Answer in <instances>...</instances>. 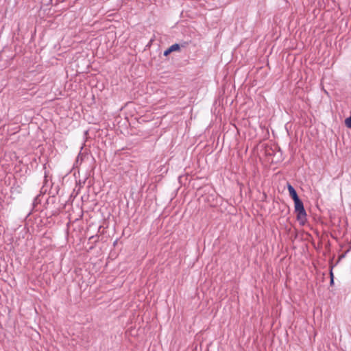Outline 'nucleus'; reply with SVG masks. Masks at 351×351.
Wrapping results in <instances>:
<instances>
[{"instance_id": "obj_1", "label": "nucleus", "mask_w": 351, "mask_h": 351, "mask_svg": "<svg viewBox=\"0 0 351 351\" xmlns=\"http://www.w3.org/2000/svg\"><path fill=\"white\" fill-rule=\"evenodd\" d=\"M295 211L297 214V219L301 225H304L306 221V213L302 202L298 199L294 201Z\"/></svg>"}, {"instance_id": "obj_2", "label": "nucleus", "mask_w": 351, "mask_h": 351, "mask_svg": "<svg viewBox=\"0 0 351 351\" xmlns=\"http://www.w3.org/2000/svg\"><path fill=\"white\" fill-rule=\"evenodd\" d=\"M287 189L289 193V195L292 197L293 201L299 199L296 191L290 184H288Z\"/></svg>"}, {"instance_id": "obj_3", "label": "nucleus", "mask_w": 351, "mask_h": 351, "mask_svg": "<svg viewBox=\"0 0 351 351\" xmlns=\"http://www.w3.org/2000/svg\"><path fill=\"white\" fill-rule=\"evenodd\" d=\"M180 45L178 44H173L169 47V51H176L180 50Z\"/></svg>"}, {"instance_id": "obj_4", "label": "nucleus", "mask_w": 351, "mask_h": 351, "mask_svg": "<svg viewBox=\"0 0 351 351\" xmlns=\"http://www.w3.org/2000/svg\"><path fill=\"white\" fill-rule=\"evenodd\" d=\"M346 125L351 129V116L345 120Z\"/></svg>"}, {"instance_id": "obj_5", "label": "nucleus", "mask_w": 351, "mask_h": 351, "mask_svg": "<svg viewBox=\"0 0 351 351\" xmlns=\"http://www.w3.org/2000/svg\"><path fill=\"white\" fill-rule=\"evenodd\" d=\"M171 53V51H169V48H168L166 51H165L164 55L167 56Z\"/></svg>"}]
</instances>
